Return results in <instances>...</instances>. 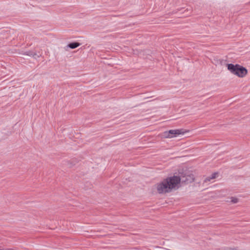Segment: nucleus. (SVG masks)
Instances as JSON below:
<instances>
[{
  "label": "nucleus",
  "mask_w": 250,
  "mask_h": 250,
  "mask_svg": "<svg viewBox=\"0 0 250 250\" xmlns=\"http://www.w3.org/2000/svg\"><path fill=\"white\" fill-rule=\"evenodd\" d=\"M0 250H18L16 248L3 249V248H1V247H0Z\"/></svg>",
  "instance_id": "obj_9"
},
{
  "label": "nucleus",
  "mask_w": 250,
  "mask_h": 250,
  "mask_svg": "<svg viewBox=\"0 0 250 250\" xmlns=\"http://www.w3.org/2000/svg\"><path fill=\"white\" fill-rule=\"evenodd\" d=\"M80 45V43L78 42H72L71 43H69L67 45V47L70 48L71 49H75L78 46Z\"/></svg>",
  "instance_id": "obj_5"
},
{
  "label": "nucleus",
  "mask_w": 250,
  "mask_h": 250,
  "mask_svg": "<svg viewBox=\"0 0 250 250\" xmlns=\"http://www.w3.org/2000/svg\"><path fill=\"white\" fill-rule=\"evenodd\" d=\"M179 176H173L168 177L157 185V189L159 193H165L171 191L180 182Z\"/></svg>",
  "instance_id": "obj_1"
},
{
  "label": "nucleus",
  "mask_w": 250,
  "mask_h": 250,
  "mask_svg": "<svg viewBox=\"0 0 250 250\" xmlns=\"http://www.w3.org/2000/svg\"><path fill=\"white\" fill-rule=\"evenodd\" d=\"M181 179L180 182H185V183H191L194 181L193 176L191 175H187L186 177H182V178H180Z\"/></svg>",
  "instance_id": "obj_4"
},
{
  "label": "nucleus",
  "mask_w": 250,
  "mask_h": 250,
  "mask_svg": "<svg viewBox=\"0 0 250 250\" xmlns=\"http://www.w3.org/2000/svg\"><path fill=\"white\" fill-rule=\"evenodd\" d=\"M217 173H213L211 174L210 177H208L206 178L205 182H207L210 181L211 179H214L216 178Z\"/></svg>",
  "instance_id": "obj_6"
},
{
  "label": "nucleus",
  "mask_w": 250,
  "mask_h": 250,
  "mask_svg": "<svg viewBox=\"0 0 250 250\" xmlns=\"http://www.w3.org/2000/svg\"><path fill=\"white\" fill-rule=\"evenodd\" d=\"M238 202V199L235 197L231 198V202L232 203H237Z\"/></svg>",
  "instance_id": "obj_8"
},
{
  "label": "nucleus",
  "mask_w": 250,
  "mask_h": 250,
  "mask_svg": "<svg viewBox=\"0 0 250 250\" xmlns=\"http://www.w3.org/2000/svg\"><path fill=\"white\" fill-rule=\"evenodd\" d=\"M25 54L29 56H32L35 58L36 57V56H37V57H39V55H37L36 53L32 51H27L25 53Z\"/></svg>",
  "instance_id": "obj_7"
},
{
  "label": "nucleus",
  "mask_w": 250,
  "mask_h": 250,
  "mask_svg": "<svg viewBox=\"0 0 250 250\" xmlns=\"http://www.w3.org/2000/svg\"><path fill=\"white\" fill-rule=\"evenodd\" d=\"M185 131L183 129H171L163 133V136L166 138L176 137L179 135L184 134Z\"/></svg>",
  "instance_id": "obj_3"
},
{
  "label": "nucleus",
  "mask_w": 250,
  "mask_h": 250,
  "mask_svg": "<svg viewBox=\"0 0 250 250\" xmlns=\"http://www.w3.org/2000/svg\"><path fill=\"white\" fill-rule=\"evenodd\" d=\"M227 67L228 69L232 74L240 78L245 77L248 73L246 68L238 64H233L232 63H229L228 64Z\"/></svg>",
  "instance_id": "obj_2"
}]
</instances>
